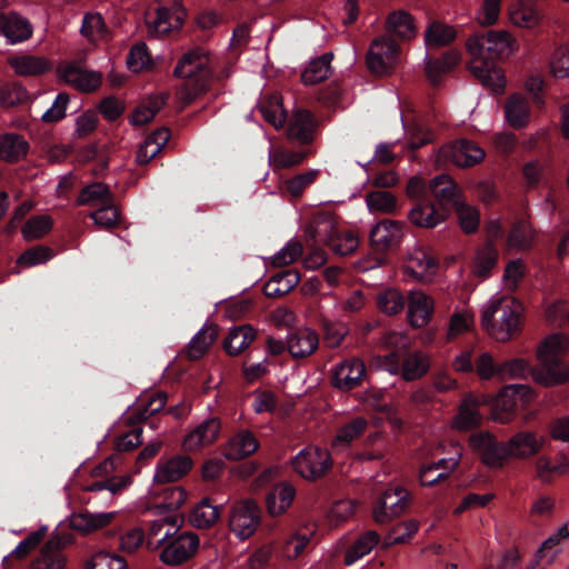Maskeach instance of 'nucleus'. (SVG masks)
<instances>
[{"instance_id":"1","label":"nucleus","mask_w":569,"mask_h":569,"mask_svg":"<svg viewBox=\"0 0 569 569\" xmlns=\"http://www.w3.org/2000/svg\"><path fill=\"white\" fill-rule=\"evenodd\" d=\"M471 73L480 83L495 94H501L506 87V78L499 61L512 51V39L507 31L486 30L469 38L467 42Z\"/></svg>"},{"instance_id":"2","label":"nucleus","mask_w":569,"mask_h":569,"mask_svg":"<svg viewBox=\"0 0 569 569\" xmlns=\"http://www.w3.org/2000/svg\"><path fill=\"white\" fill-rule=\"evenodd\" d=\"M259 111L263 119L277 130L283 128L288 121L287 138L301 146L309 144L315 139L317 120L313 113L303 108H296L288 120V111L282 103V97L278 92L268 93L259 101Z\"/></svg>"},{"instance_id":"3","label":"nucleus","mask_w":569,"mask_h":569,"mask_svg":"<svg viewBox=\"0 0 569 569\" xmlns=\"http://www.w3.org/2000/svg\"><path fill=\"white\" fill-rule=\"evenodd\" d=\"M210 59L201 48L184 52L173 70V76L182 79L181 96L186 103H191L198 96L206 93L213 79Z\"/></svg>"},{"instance_id":"4","label":"nucleus","mask_w":569,"mask_h":569,"mask_svg":"<svg viewBox=\"0 0 569 569\" xmlns=\"http://www.w3.org/2000/svg\"><path fill=\"white\" fill-rule=\"evenodd\" d=\"M566 340L560 335L547 337L537 350L540 367L535 378L545 386L560 385L569 380V363L562 359Z\"/></svg>"},{"instance_id":"5","label":"nucleus","mask_w":569,"mask_h":569,"mask_svg":"<svg viewBox=\"0 0 569 569\" xmlns=\"http://www.w3.org/2000/svg\"><path fill=\"white\" fill-rule=\"evenodd\" d=\"M521 305L510 298L493 301L481 316L482 326L497 340L506 341L520 331Z\"/></svg>"},{"instance_id":"6","label":"nucleus","mask_w":569,"mask_h":569,"mask_svg":"<svg viewBox=\"0 0 569 569\" xmlns=\"http://www.w3.org/2000/svg\"><path fill=\"white\" fill-rule=\"evenodd\" d=\"M332 459L327 449L309 446L300 450L292 459V469L303 479L315 481L325 477L331 469Z\"/></svg>"},{"instance_id":"7","label":"nucleus","mask_w":569,"mask_h":569,"mask_svg":"<svg viewBox=\"0 0 569 569\" xmlns=\"http://www.w3.org/2000/svg\"><path fill=\"white\" fill-rule=\"evenodd\" d=\"M400 59V47L389 36L377 37L367 52V67L376 76L391 73Z\"/></svg>"},{"instance_id":"8","label":"nucleus","mask_w":569,"mask_h":569,"mask_svg":"<svg viewBox=\"0 0 569 569\" xmlns=\"http://www.w3.org/2000/svg\"><path fill=\"white\" fill-rule=\"evenodd\" d=\"M166 545L160 552V560L167 566H180L190 560L198 551L200 539L194 532L170 533L167 531L161 542Z\"/></svg>"},{"instance_id":"9","label":"nucleus","mask_w":569,"mask_h":569,"mask_svg":"<svg viewBox=\"0 0 569 569\" xmlns=\"http://www.w3.org/2000/svg\"><path fill=\"white\" fill-rule=\"evenodd\" d=\"M307 232L315 243L323 242L340 256L351 254L358 248V238L353 233L339 231L330 221L310 226Z\"/></svg>"},{"instance_id":"10","label":"nucleus","mask_w":569,"mask_h":569,"mask_svg":"<svg viewBox=\"0 0 569 569\" xmlns=\"http://www.w3.org/2000/svg\"><path fill=\"white\" fill-rule=\"evenodd\" d=\"M530 370V365L520 358L506 360L498 363L489 352L481 353L476 361V371L482 380H489L497 377L501 380L512 379L526 376Z\"/></svg>"},{"instance_id":"11","label":"nucleus","mask_w":569,"mask_h":569,"mask_svg":"<svg viewBox=\"0 0 569 569\" xmlns=\"http://www.w3.org/2000/svg\"><path fill=\"white\" fill-rule=\"evenodd\" d=\"M261 522V509L253 500L237 502L230 510L229 528L239 539L250 538Z\"/></svg>"},{"instance_id":"12","label":"nucleus","mask_w":569,"mask_h":569,"mask_svg":"<svg viewBox=\"0 0 569 569\" xmlns=\"http://www.w3.org/2000/svg\"><path fill=\"white\" fill-rule=\"evenodd\" d=\"M411 503V493L401 486L387 488L373 506V519L386 523L393 517L402 515Z\"/></svg>"},{"instance_id":"13","label":"nucleus","mask_w":569,"mask_h":569,"mask_svg":"<svg viewBox=\"0 0 569 569\" xmlns=\"http://www.w3.org/2000/svg\"><path fill=\"white\" fill-rule=\"evenodd\" d=\"M468 442L487 467L501 468L506 458H508L507 443L499 442L489 431L472 432Z\"/></svg>"},{"instance_id":"14","label":"nucleus","mask_w":569,"mask_h":569,"mask_svg":"<svg viewBox=\"0 0 569 569\" xmlns=\"http://www.w3.org/2000/svg\"><path fill=\"white\" fill-rule=\"evenodd\" d=\"M468 442L487 467L501 468L506 458H508L507 443L499 442L489 431L472 432Z\"/></svg>"},{"instance_id":"15","label":"nucleus","mask_w":569,"mask_h":569,"mask_svg":"<svg viewBox=\"0 0 569 569\" xmlns=\"http://www.w3.org/2000/svg\"><path fill=\"white\" fill-rule=\"evenodd\" d=\"M405 223L395 220H381L370 231V244L378 253L396 250L405 234Z\"/></svg>"},{"instance_id":"16","label":"nucleus","mask_w":569,"mask_h":569,"mask_svg":"<svg viewBox=\"0 0 569 569\" xmlns=\"http://www.w3.org/2000/svg\"><path fill=\"white\" fill-rule=\"evenodd\" d=\"M441 157L458 167H472L486 156L482 148L468 139H460L440 149Z\"/></svg>"},{"instance_id":"17","label":"nucleus","mask_w":569,"mask_h":569,"mask_svg":"<svg viewBox=\"0 0 569 569\" xmlns=\"http://www.w3.org/2000/svg\"><path fill=\"white\" fill-rule=\"evenodd\" d=\"M366 376V366L358 358L340 362L332 371L331 385L341 391H350L359 387Z\"/></svg>"},{"instance_id":"18","label":"nucleus","mask_w":569,"mask_h":569,"mask_svg":"<svg viewBox=\"0 0 569 569\" xmlns=\"http://www.w3.org/2000/svg\"><path fill=\"white\" fill-rule=\"evenodd\" d=\"M31 22L17 11L0 13V36L11 44L23 42L32 37Z\"/></svg>"},{"instance_id":"19","label":"nucleus","mask_w":569,"mask_h":569,"mask_svg":"<svg viewBox=\"0 0 569 569\" xmlns=\"http://www.w3.org/2000/svg\"><path fill=\"white\" fill-rule=\"evenodd\" d=\"M59 73L64 82L81 92H92L97 90L102 82L100 72L83 69L74 62L60 67Z\"/></svg>"},{"instance_id":"20","label":"nucleus","mask_w":569,"mask_h":569,"mask_svg":"<svg viewBox=\"0 0 569 569\" xmlns=\"http://www.w3.org/2000/svg\"><path fill=\"white\" fill-rule=\"evenodd\" d=\"M449 213L436 202L421 198L409 210V219L419 228L432 229L443 222Z\"/></svg>"},{"instance_id":"21","label":"nucleus","mask_w":569,"mask_h":569,"mask_svg":"<svg viewBox=\"0 0 569 569\" xmlns=\"http://www.w3.org/2000/svg\"><path fill=\"white\" fill-rule=\"evenodd\" d=\"M192 460L188 456H174L168 459L161 458L157 463L154 483H170L183 478L192 468Z\"/></svg>"},{"instance_id":"22","label":"nucleus","mask_w":569,"mask_h":569,"mask_svg":"<svg viewBox=\"0 0 569 569\" xmlns=\"http://www.w3.org/2000/svg\"><path fill=\"white\" fill-rule=\"evenodd\" d=\"M130 431L119 436L116 440L117 453L106 459L93 469L96 476H102L112 471L116 468V460L119 459L118 453L129 452L142 443V427L141 423H131Z\"/></svg>"},{"instance_id":"23","label":"nucleus","mask_w":569,"mask_h":569,"mask_svg":"<svg viewBox=\"0 0 569 569\" xmlns=\"http://www.w3.org/2000/svg\"><path fill=\"white\" fill-rule=\"evenodd\" d=\"M428 190L435 198L437 206L450 214L452 207L457 206L461 200L457 183L447 174L435 177L428 187Z\"/></svg>"},{"instance_id":"24","label":"nucleus","mask_w":569,"mask_h":569,"mask_svg":"<svg viewBox=\"0 0 569 569\" xmlns=\"http://www.w3.org/2000/svg\"><path fill=\"white\" fill-rule=\"evenodd\" d=\"M296 498V488L281 481L273 485L266 493V508L271 517L283 515L292 505Z\"/></svg>"},{"instance_id":"25","label":"nucleus","mask_w":569,"mask_h":569,"mask_svg":"<svg viewBox=\"0 0 569 569\" xmlns=\"http://www.w3.org/2000/svg\"><path fill=\"white\" fill-rule=\"evenodd\" d=\"M319 346V337L310 329H298L287 337L288 352L295 359H305L311 356Z\"/></svg>"},{"instance_id":"26","label":"nucleus","mask_w":569,"mask_h":569,"mask_svg":"<svg viewBox=\"0 0 569 569\" xmlns=\"http://www.w3.org/2000/svg\"><path fill=\"white\" fill-rule=\"evenodd\" d=\"M479 407L480 401L476 396L472 393L465 395L453 418L452 427L460 431H468L478 427L482 420Z\"/></svg>"},{"instance_id":"27","label":"nucleus","mask_w":569,"mask_h":569,"mask_svg":"<svg viewBox=\"0 0 569 569\" xmlns=\"http://www.w3.org/2000/svg\"><path fill=\"white\" fill-rule=\"evenodd\" d=\"M183 21L182 13L178 10H172L166 6H158L153 13L147 17V24L150 32L166 36L173 29L181 27Z\"/></svg>"},{"instance_id":"28","label":"nucleus","mask_w":569,"mask_h":569,"mask_svg":"<svg viewBox=\"0 0 569 569\" xmlns=\"http://www.w3.org/2000/svg\"><path fill=\"white\" fill-rule=\"evenodd\" d=\"M433 312V302L422 291H411L408 297V320L413 328L427 326Z\"/></svg>"},{"instance_id":"29","label":"nucleus","mask_w":569,"mask_h":569,"mask_svg":"<svg viewBox=\"0 0 569 569\" xmlns=\"http://www.w3.org/2000/svg\"><path fill=\"white\" fill-rule=\"evenodd\" d=\"M220 429V420L218 418H209L186 436L183 446L188 450H197L211 445L218 439Z\"/></svg>"},{"instance_id":"30","label":"nucleus","mask_w":569,"mask_h":569,"mask_svg":"<svg viewBox=\"0 0 569 569\" xmlns=\"http://www.w3.org/2000/svg\"><path fill=\"white\" fill-rule=\"evenodd\" d=\"M438 267L437 259L431 251L423 247H418L408 254L406 271L416 279L422 280L426 276L435 273Z\"/></svg>"},{"instance_id":"31","label":"nucleus","mask_w":569,"mask_h":569,"mask_svg":"<svg viewBox=\"0 0 569 569\" xmlns=\"http://www.w3.org/2000/svg\"><path fill=\"white\" fill-rule=\"evenodd\" d=\"M259 448V441L252 432L244 430L234 435L223 449V456L231 461H238L253 455Z\"/></svg>"},{"instance_id":"32","label":"nucleus","mask_w":569,"mask_h":569,"mask_svg":"<svg viewBox=\"0 0 569 569\" xmlns=\"http://www.w3.org/2000/svg\"><path fill=\"white\" fill-rule=\"evenodd\" d=\"M542 447V440L535 432L520 431L507 442L508 457L528 458L537 455Z\"/></svg>"},{"instance_id":"33","label":"nucleus","mask_w":569,"mask_h":569,"mask_svg":"<svg viewBox=\"0 0 569 569\" xmlns=\"http://www.w3.org/2000/svg\"><path fill=\"white\" fill-rule=\"evenodd\" d=\"M67 559L60 540H49L29 569H63Z\"/></svg>"},{"instance_id":"34","label":"nucleus","mask_w":569,"mask_h":569,"mask_svg":"<svg viewBox=\"0 0 569 569\" xmlns=\"http://www.w3.org/2000/svg\"><path fill=\"white\" fill-rule=\"evenodd\" d=\"M28 141L18 133L8 132L0 134V159L7 162H17L27 156Z\"/></svg>"},{"instance_id":"35","label":"nucleus","mask_w":569,"mask_h":569,"mask_svg":"<svg viewBox=\"0 0 569 569\" xmlns=\"http://www.w3.org/2000/svg\"><path fill=\"white\" fill-rule=\"evenodd\" d=\"M380 542V535L375 530H367L361 533L346 550L343 562L351 566L359 559L369 555Z\"/></svg>"},{"instance_id":"36","label":"nucleus","mask_w":569,"mask_h":569,"mask_svg":"<svg viewBox=\"0 0 569 569\" xmlns=\"http://www.w3.org/2000/svg\"><path fill=\"white\" fill-rule=\"evenodd\" d=\"M254 338L256 330L250 325L233 327L223 341V349L231 357L238 356L249 347Z\"/></svg>"},{"instance_id":"37","label":"nucleus","mask_w":569,"mask_h":569,"mask_svg":"<svg viewBox=\"0 0 569 569\" xmlns=\"http://www.w3.org/2000/svg\"><path fill=\"white\" fill-rule=\"evenodd\" d=\"M167 403V393L157 391L147 398H141L138 408L129 418L130 423H144L159 413Z\"/></svg>"},{"instance_id":"38","label":"nucleus","mask_w":569,"mask_h":569,"mask_svg":"<svg viewBox=\"0 0 569 569\" xmlns=\"http://www.w3.org/2000/svg\"><path fill=\"white\" fill-rule=\"evenodd\" d=\"M505 113L508 123L512 128L520 129L526 127L530 119V106L528 100L521 94H512L506 103Z\"/></svg>"},{"instance_id":"39","label":"nucleus","mask_w":569,"mask_h":569,"mask_svg":"<svg viewBox=\"0 0 569 569\" xmlns=\"http://www.w3.org/2000/svg\"><path fill=\"white\" fill-rule=\"evenodd\" d=\"M368 421L363 417H357L342 425L332 440L333 449H346L356 439H359L367 430Z\"/></svg>"},{"instance_id":"40","label":"nucleus","mask_w":569,"mask_h":569,"mask_svg":"<svg viewBox=\"0 0 569 569\" xmlns=\"http://www.w3.org/2000/svg\"><path fill=\"white\" fill-rule=\"evenodd\" d=\"M390 34L402 40H411L416 37L417 28L410 13L403 10L391 12L386 21Z\"/></svg>"},{"instance_id":"41","label":"nucleus","mask_w":569,"mask_h":569,"mask_svg":"<svg viewBox=\"0 0 569 569\" xmlns=\"http://www.w3.org/2000/svg\"><path fill=\"white\" fill-rule=\"evenodd\" d=\"M460 61V54L455 51L446 52L441 58H427L426 74L433 86H438L441 77L449 72Z\"/></svg>"},{"instance_id":"42","label":"nucleus","mask_w":569,"mask_h":569,"mask_svg":"<svg viewBox=\"0 0 569 569\" xmlns=\"http://www.w3.org/2000/svg\"><path fill=\"white\" fill-rule=\"evenodd\" d=\"M222 506H213L209 498H203L190 512V523L199 529L213 526L220 518Z\"/></svg>"},{"instance_id":"43","label":"nucleus","mask_w":569,"mask_h":569,"mask_svg":"<svg viewBox=\"0 0 569 569\" xmlns=\"http://www.w3.org/2000/svg\"><path fill=\"white\" fill-rule=\"evenodd\" d=\"M114 200L113 193L102 182H93L83 187L77 199L78 206H103Z\"/></svg>"},{"instance_id":"44","label":"nucleus","mask_w":569,"mask_h":569,"mask_svg":"<svg viewBox=\"0 0 569 569\" xmlns=\"http://www.w3.org/2000/svg\"><path fill=\"white\" fill-rule=\"evenodd\" d=\"M429 369L427 357L422 352H410L400 361L401 376L406 381H413L423 377Z\"/></svg>"},{"instance_id":"45","label":"nucleus","mask_w":569,"mask_h":569,"mask_svg":"<svg viewBox=\"0 0 569 569\" xmlns=\"http://www.w3.org/2000/svg\"><path fill=\"white\" fill-rule=\"evenodd\" d=\"M510 19L515 26L532 29L541 20V14L532 0H519L518 6L510 11Z\"/></svg>"},{"instance_id":"46","label":"nucleus","mask_w":569,"mask_h":569,"mask_svg":"<svg viewBox=\"0 0 569 569\" xmlns=\"http://www.w3.org/2000/svg\"><path fill=\"white\" fill-rule=\"evenodd\" d=\"M499 252L493 243L487 242L477 250L473 272L478 278L487 279L497 266Z\"/></svg>"},{"instance_id":"47","label":"nucleus","mask_w":569,"mask_h":569,"mask_svg":"<svg viewBox=\"0 0 569 569\" xmlns=\"http://www.w3.org/2000/svg\"><path fill=\"white\" fill-rule=\"evenodd\" d=\"M332 53H325L312 60L301 74L305 84H316L325 81L331 74Z\"/></svg>"},{"instance_id":"48","label":"nucleus","mask_w":569,"mask_h":569,"mask_svg":"<svg viewBox=\"0 0 569 569\" xmlns=\"http://www.w3.org/2000/svg\"><path fill=\"white\" fill-rule=\"evenodd\" d=\"M457 37L456 30L443 22L432 21L425 32V42L427 47H446L453 42Z\"/></svg>"},{"instance_id":"49","label":"nucleus","mask_w":569,"mask_h":569,"mask_svg":"<svg viewBox=\"0 0 569 569\" xmlns=\"http://www.w3.org/2000/svg\"><path fill=\"white\" fill-rule=\"evenodd\" d=\"M16 73L20 76H41L50 71L51 63L42 57L22 56L11 62Z\"/></svg>"},{"instance_id":"50","label":"nucleus","mask_w":569,"mask_h":569,"mask_svg":"<svg viewBox=\"0 0 569 569\" xmlns=\"http://www.w3.org/2000/svg\"><path fill=\"white\" fill-rule=\"evenodd\" d=\"M378 309L389 316L400 313L407 303L405 296L395 288H387L377 293Z\"/></svg>"},{"instance_id":"51","label":"nucleus","mask_w":569,"mask_h":569,"mask_svg":"<svg viewBox=\"0 0 569 569\" xmlns=\"http://www.w3.org/2000/svg\"><path fill=\"white\" fill-rule=\"evenodd\" d=\"M218 338V326L210 325L200 330L190 341L188 356L192 360L200 359L209 349V347Z\"/></svg>"},{"instance_id":"52","label":"nucleus","mask_w":569,"mask_h":569,"mask_svg":"<svg viewBox=\"0 0 569 569\" xmlns=\"http://www.w3.org/2000/svg\"><path fill=\"white\" fill-rule=\"evenodd\" d=\"M300 282V272L297 269H284L282 279L268 281L264 284L263 292L267 297L280 298L293 290Z\"/></svg>"},{"instance_id":"53","label":"nucleus","mask_w":569,"mask_h":569,"mask_svg":"<svg viewBox=\"0 0 569 569\" xmlns=\"http://www.w3.org/2000/svg\"><path fill=\"white\" fill-rule=\"evenodd\" d=\"M113 518V513H90L82 512L73 515L71 526L78 531L89 532L108 526Z\"/></svg>"},{"instance_id":"54","label":"nucleus","mask_w":569,"mask_h":569,"mask_svg":"<svg viewBox=\"0 0 569 569\" xmlns=\"http://www.w3.org/2000/svg\"><path fill=\"white\" fill-rule=\"evenodd\" d=\"M508 246L518 250H528L533 242V230L531 226L525 221H516L507 238Z\"/></svg>"},{"instance_id":"55","label":"nucleus","mask_w":569,"mask_h":569,"mask_svg":"<svg viewBox=\"0 0 569 569\" xmlns=\"http://www.w3.org/2000/svg\"><path fill=\"white\" fill-rule=\"evenodd\" d=\"M109 29L104 22L103 17L98 12H88L82 19L80 33L89 41H94L97 38H106Z\"/></svg>"},{"instance_id":"56","label":"nucleus","mask_w":569,"mask_h":569,"mask_svg":"<svg viewBox=\"0 0 569 569\" xmlns=\"http://www.w3.org/2000/svg\"><path fill=\"white\" fill-rule=\"evenodd\" d=\"M568 469L569 462L565 456H561L558 463H552L550 458L545 456L536 460L537 477L545 483H550L555 473L562 475L566 473Z\"/></svg>"},{"instance_id":"57","label":"nucleus","mask_w":569,"mask_h":569,"mask_svg":"<svg viewBox=\"0 0 569 569\" xmlns=\"http://www.w3.org/2000/svg\"><path fill=\"white\" fill-rule=\"evenodd\" d=\"M168 96L163 94L150 100L149 104H142L132 112L130 122L133 126H143L150 122L160 109L167 103Z\"/></svg>"},{"instance_id":"58","label":"nucleus","mask_w":569,"mask_h":569,"mask_svg":"<svg viewBox=\"0 0 569 569\" xmlns=\"http://www.w3.org/2000/svg\"><path fill=\"white\" fill-rule=\"evenodd\" d=\"M366 201L371 211L391 213L397 209V198L387 190L369 192Z\"/></svg>"},{"instance_id":"59","label":"nucleus","mask_w":569,"mask_h":569,"mask_svg":"<svg viewBox=\"0 0 569 569\" xmlns=\"http://www.w3.org/2000/svg\"><path fill=\"white\" fill-rule=\"evenodd\" d=\"M308 157V151L277 150L270 152L269 161L274 169H288L300 164Z\"/></svg>"},{"instance_id":"60","label":"nucleus","mask_w":569,"mask_h":569,"mask_svg":"<svg viewBox=\"0 0 569 569\" xmlns=\"http://www.w3.org/2000/svg\"><path fill=\"white\" fill-rule=\"evenodd\" d=\"M89 217L94 223L104 229H112L118 226L120 220V211L114 206V200L111 203H106L99 207L96 211L91 212Z\"/></svg>"},{"instance_id":"61","label":"nucleus","mask_w":569,"mask_h":569,"mask_svg":"<svg viewBox=\"0 0 569 569\" xmlns=\"http://www.w3.org/2000/svg\"><path fill=\"white\" fill-rule=\"evenodd\" d=\"M457 212L458 221L461 229L466 233H473L479 227V212L469 204L460 201L457 206L452 207Z\"/></svg>"},{"instance_id":"62","label":"nucleus","mask_w":569,"mask_h":569,"mask_svg":"<svg viewBox=\"0 0 569 569\" xmlns=\"http://www.w3.org/2000/svg\"><path fill=\"white\" fill-rule=\"evenodd\" d=\"M28 99V91L18 83H7L0 87V103L6 108L17 107Z\"/></svg>"},{"instance_id":"63","label":"nucleus","mask_w":569,"mask_h":569,"mask_svg":"<svg viewBox=\"0 0 569 569\" xmlns=\"http://www.w3.org/2000/svg\"><path fill=\"white\" fill-rule=\"evenodd\" d=\"M419 529L418 521L410 519L403 522H399L392 527L388 539L389 545H402L411 540Z\"/></svg>"},{"instance_id":"64","label":"nucleus","mask_w":569,"mask_h":569,"mask_svg":"<svg viewBox=\"0 0 569 569\" xmlns=\"http://www.w3.org/2000/svg\"><path fill=\"white\" fill-rule=\"evenodd\" d=\"M52 228V221L47 216L29 219L22 228V234L27 240L40 239Z\"/></svg>"}]
</instances>
